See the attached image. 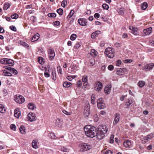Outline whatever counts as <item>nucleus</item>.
<instances>
[{"instance_id": "obj_7", "label": "nucleus", "mask_w": 154, "mask_h": 154, "mask_svg": "<svg viewBox=\"0 0 154 154\" xmlns=\"http://www.w3.org/2000/svg\"><path fill=\"white\" fill-rule=\"evenodd\" d=\"M103 87L102 84L100 82H97L95 84L94 89L98 91L101 90Z\"/></svg>"}, {"instance_id": "obj_3", "label": "nucleus", "mask_w": 154, "mask_h": 154, "mask_svg": "<svg viewBox=\"0 0 154 154\" xmlns=\"http://www.w3.org/2000/svg\"><path fill=\"white\" fill-rule=\"evenodd\" d=\"M104 53L108 57L111 58H113L114 56V50L111 48H106L105 50Z\"/></svg>"}, {"instance_id": "obj_17", "label": "nucleus", "mask_w": 154, "mask_h": 154, "mask_svg": "<svg viewBox=\"0 0 154 154\" xmlns=\"http://www.w3.org/2000/svg\"><path fill=\"white\" fill-rule=\"evenodd\" d=\"M39 35L37 33L33 35L31 38V41L32 42H34L38 40L39 38Z\"/></svg>"}, {"instance_id": "obj_27", "label": "nucleus", "mask_w": 154, "mask_h": 154, "mask_svg": "<svg viewBox=\"0 0 154 154\" xmlns=\"http://www.w3.org/2000/svg\"><path fill=\"white\" fill-rule=\"evenodd\" d=\"M90 54L91 56L95 57L97 55V52L94 49H92L90 52Z\"/></svg>"}, {"instance_id": "obj_37", "label": "nucleus", "mask_w": 154, "mask_h": 154, "mask_svg": "<svg viewBox=\"0 0 154 154\" xmlns=\"http://www.w3.org/2000/svg\"><path fill=\"white\" fill-rule=\"evenodd\" d=\"M95 60L94 58H91L89 61V65L91 66H93L95 64Z\"/></svg>"}, {"instance_id": "obj_24", "label": "nucleus", "mask_w": 154, "mask_h": 154, "mask_svg": "<svg viewBox=\"0 0 154 154\" xmlns=\"http://www.w3.org/2000/svg\"><path fill=\"white\" fill-rule=\"evenodd\" d=\"M75 13L74 11L73 10H71L70 12L66 17L67 20H69Z\"/></svg>"}, {"instance_id": "obj_57", "label": "nucleus", "mask_w": 154, "mask_h": 154, "mask_svg": "<svg viewBox=\"0 0 154 154\" xmlns=\"http://www.w3.org/2000/svg\"><path fill=\"white\" fill-rule=\"evenodd\" d=\"M11 129L14 131L16 130V126L14 124H11Z\"/></svg>"}, {"instance_id": "obj_48", "label": "nucleus", "mask_w": 154, "mask_h": 154, "mask_svg": "<svg viewBox=\"0 0 154 154\" xmlns=\"http://www.w3.org/2000/svg\"><path fill=\"white\" fill-rule=\"evenodd\" d=\"M18 15L17 14H12L11 16V17L13 19H16L18 17Z\"/></svg>"}, {"instance_id": "obj_23", "label": "nucleus", "mask_w": 154, "mask_h": 154, "mask_svg": "<svg viewBox=\"0 0 154 154\" xmlns=\"http://www.w3.org/2000/svg\"><path fill=\"white\" fill-rule=\"evenodd\" d=\"M20 112L18 109H15L14 110V115L15 117L18 118L20 116Z\"/></svg>"}, {"instance_id": "obj_14", "label": "nucleus", "mask_w": 154, "mask_h": 154, "mask_svg": "<svg viewBox=\"0 0 154 154\" xmlns=\"http://www.w3.org/2000/svg\"><path fill=\"white\" fill-rule=\"evenodd\" d=\"M120 115L119 114L116 113L115 117L114 120L113 124L114 125H116L119 121Z\"/></svg>"}, {"instance_id": "obj_6", "label": "nucleus", "mask_w": 154, "mask_h": 154, "mask_svg": "<svg viewBox=\"0 0 154 154\" xmlns=\"http://www.w3.org/2000/svg\"><path fill=\"white\" fill-rule=\"evenodd\" d=\"M27 119L30 122L35 121L36 118L35 114L33 113H29L27 116Z\"/></svg>"}, {"instance_id": "obj_32", "label": "nucleus", "mask_w": 154, "mask_h": 154, "mask_svg": "<svg viewBox=\"0 0 154 154\" xmlns=\"http://www.w3.org/2000/svg\"><path fill=\"white\" fill-rule=\"evenodd\" d=\"M8 60V58H3L1 59L0 62L1 64H7Z\"/></svg>"}, {"instance_id": "obj_63", "label": "nucleus", "mask_w": 154, "mask_h": 154, "mask_svg": "<svg viewBox=\"0 0 154 154\" xmlns=\"http://www.w3.org/2000/svg\"><path fill=\"white\" fill-rule=\"evenodd\" d=\"M132 60L131 59H126L124 60V62L125 63H128L132 62Z\"/></svg>"}, {"instance_id": "obj_5", "label": "nucleus", "mask_w": 154, "mask_h": 154, "mask_svg": "<svg viewBox=\"0 0 154 154\" xmlns=\"http://www.w3.org/2000/svg\"><path fill=\"white\" fill-rule=\"evenodd\" d=\"M80 147L81 150L82 152L87 151L90 149L91 148V146L89 144L86 143L81 144Z\"/></svg>"}, {"instance_id": "obj_56", "label": "nucleus", "mask_w": 154, "mask_h": 154, "mask_svg": "<svg viewBox=\"0 0 154 154\" xmlns=\"http://www.w3.org/2000/svg\"><path fill=\"white\" fill-rule=\"evenodd\" d=\"M137 29H134L132 31V33L134 35H138V32L137 31Z\"/></svg>"}, {"instance_id": "obj_44", "label": "nucleus", "mask_w": 154, "mask_h": 154, "mask_svg": "<svg viewBox=\"0 0 154 154\" xmlns=\"http://www.w3.org/2000/svg\"><path fill=\"white\" fill-rule=\"evenodd\" d=\"M77 35L75 34H72L70 37V39L72 41L74 40L76 38Z\"/></svg>"}, {"instance_id": "obj_33", "label": "nucleus", "mask_w": 154, "mask_h": 154, "mask_svg": "<svg viewBox=\"0 0 154 154\" xmlns=\"http://www.w3.org/2000/svg\"><path fill=\"white\" fill-rule=\"evenodd\" d=\"M153 137V135L152 134H151L149 135H147L146 136L144 137L145 140H149L151 139Z\"/></svg>"}, {"instance_id": "obj_50", "label": "nucleus", "mask_w": 154, "mask_h": 154, "mask_svg": "<svg viewBox=\"0 0 154 154\" xmlns=\"http://www.w3.org/2000/svg\"><path fill=\"white\" fill-rule=\"evenodd\" d=\"M24 47H26L27 49H29V45L26 43L23 42L21 44Z\"/></svg>"}, {"instance_id": "obj_21", "label": "nucleus", "mask_w": 154, "mask_h": 154, "mask_svg": "<svg viewBox=\"0 0 154 154\" xmlns=\"http://www.w3.org/2000/svg\"><path fill=\"white\" fill-rule=\"evenodd\" d=\"M152 28L149 27L143 30V31L146 35H149L151 32Z\"/></svg>"}, {"instance_id": "obj_47", "label": "nucleus", "mask_w": 154, "mask_h": 154, "mask_svg": "<svg viewBox=\"0 0 154 154\" xmlns=\"http://www.w3.org/2000/svg\"><path fill=\"white\" fill-rule=\"evenodd\" d=\"M48 16L49 17H55L56 16V15L54 13H50L48 14Z\"/></svg>"}, {"instance_id": "obj_10", "label": "nucleus", "mask_w": 154, "mask_h": 154, "mask_svg": "<svg viewBox=\"0 0 154 154\" xmlns=\"http://www.w3.org/2000/svg\"><path fill=\"white\" fill-rule=\"evenodd\" d=\"M79 23L82 26H85L87 24V20L83 18L79 19L78 21Z\"/></svg>"}, {"instance_id": "obj_58", "label": "nucleus", "mask_w": 154, "mask_h": 154, "mask_svg": "<svg viewBox=\"0 0 154 154\" xmlns=\"http://www.w3.org/2000/svg\"><path fill=\"white\" fill-rule=\"evenodd\" d=\"M108 69L110 71L112 70L113 69L114 67L112 65H110L108 67Z\"/></svg>"}, {"instance_id": "obj_15", "label": "nucleus", "mask_w": 154, "mask_h": 154, "mask_svg": "<svg viewBox=\"0 0 154 154\" xmlns=\"http://www.w3.org/2000/svg\"><path fill=\"white\" fill-rule=\"evenodd\" d=\"M101 33V32L99 30H97L92 33L91 35V38H94L97 37Z\"/></svg>"}, {"instance_id": "obj_22", "label": "nucleus", "mask_w": 154, "mask_h": 154, "mask_svg": "<svg viewBox=\"0 0 154 154\" xmlns=\"http://www.w3.org/2000/svg\"><path fill=\"white\" fill-rule=\"evenodd\" d=\"M28 109L32 110L35 109H36L35 105L32 103H29L28 105Z\"/></svg>"}, {"instance_id": "obj_4", "label": "nucleus", "mask_w": 154, "mask_h": 154, "mask_svg": "<svg viewBox=\"0 0 154 154\" xmlns=\"http://www.w3.org/2000/svg\"><path fill=\"white\" fill-rule=\"evenodd\" d=\"M103 99L102 98H99L97 100V106L99 109H103L106 106L105 105L103 102Z\"/></svg>"}, {"instance_id": "obj_45", "label": "nucleus", "mask_w": 154, "mask_h": 154, "mask_svg": "<svg viewBox=\"0 0 154 154\" xmlns=\"http://www.w3.org/2000/svg\"><path fill=\"white\" fill-rule=\"evenodd\" d=\"M57 11L60 15L61 16L62 15L63 12V9L61 8L58 9L57 10Z\"/></svg>"}, {"instance_id": "obj_25", "label": "nucleus", "mask_w": 154, "mask_h": 154, "mask_svg": "<svg viewBox=\"0 0 154 154\" xmlns=\"http://www.w3.org/2000/svg\"><path fill=\"white\" fill-rule=\"evenodd\" d=\"M131 142L129 140H126L123 143L124 146L126 147H129L131 145Z\"/></svg>"}, {"instance_id": "obj_40", "label": "nucleus", "mask_w": 154, "mask_h": 154, "mask_svg": "<svg viewBox=\"0 0 154 154\" xmlns=\"http://www.w3.org/2000/svg\"><path fill=\"white\" fill-rule=\"evenodd\" d=\"M51 78L54 81L56 79V74L55 71L54 70L52 72Z\"/></svg>"}, {"instance_id": "obj_43", "label": "nucleus", "mask_w": 154, "mask_h": 154, "mask_svg": "<svg viewBox=\"0 0 154 154\" xmlns=\"http://www.w3.org/2000/svg\"><path fill=\"white\" fill-rule=\"evenodd\" d=\"M49 136L50 138H51L53 139H56L57 137L55 134L53 133H51L49 134Z\"/></svg>"}, {"instance_id": "obj_13", "label": "nucleus", "mask_w": 154, "mask_h": 154, "mask_svg": "<svg viewBox=\"0 0 154 154\" xmlns=\"http://www.w3.org/2000/svg\"><path fill=\"white\" fill-rule=\"evenodd\" d=\"M154 66V64L152 63H151L148 64L146 65L144 67V69L146 71H149L152 69Z\"/></svg>"}, {"instance_id": "obj_42", "label": "nucleus", "mask_w": 154, "mask_h": 154, "mask_svg": "<svg viewBox=\"0 0 154 154\" xmlns=\"http://www.w3.org/2000/svg\"><path fill=\"white\" fill-rule=\"evenodd\" d=\"M5 111V109L2 105L0 104V112L4 113Z\"/></svg>"}, {"instance_id": "obj_18", "label": "nucleus", "mask_w": 154, "mask_h": 154, "mask_svg": "<svg viewBox=\"0 0 154 154\" xmlns=\"http://www.w3.org/2000/svg\"><path fill=\"white\" fill-rule=\"evenodd\" d=\"M88 76L86 75H84L82 78V81L84 82L83 85L85 86H87L88 84Z\"/></svg>"}, {"instance_id": "obj_34", "label": "nucleus", "mask_w": 154, "mask_h": 154, "mask_svg": "<svg viewBox=\"0 0 154 154\" xmlns=\"http://www.w3.org/2000/svg\"><path fill=\"white\" fill-rule=\"evenodd\" d=\"M38 61L39 63L42 65L45 62L44 59L41 57L38 58Z\"/></svg>"}, {"instance_id": "obj_55", "label": "nucleus", "mask_w": 154, "mask_h": 154, "mask_svg": "<svg viewBox=\"0 0 154 154\" xmlns=\"http://www.w3.org/2000/svg\"><path fill=\"white\" fill-rule=\"evenodd\" d=\"M67 2L66 1L63 0L61 3V5L63 7L65 8Z\"/></svg>"}, {"instance_id": "obj_53", "label": "nucleus", "mask_w": 154, "mask_h": 154, "mask_svg": "<svg viewBox=\"0 0 154 154\" xmlns=\"http://www.w3.org/2000/svg\"><path fill=\"white\" fill-rule=\"evenodd\" d=\"M114 135L113 134H112L111 136H110V140H109V142L110 143H113V142H114V140H113V138H114Z\"/></svg>"}, {"instance_id": "obj_2", "label": "nucleus", "mask_w": 154, "mask_h": 154, "mask_svg": "<svg viewBox=\"0 0 154 154\" xmlns=\"http://www.w3.org/2000/svg\"><path fill=\"white\" fill-rule=\"evenodd\" d=\"M108 131V128L106 125H103L101 126L97 130L98 133L97 138L98 139H101L105 136Z\"/></svg>"}, {"instance_id": "obj_30", "label": "nucleus", "mask_w": 154, "mask_h": 154, "mask_svg": "<svg viewBox=\"0 0 154 154\" xmlns=\"http://www.w3.org/2000/svg\"><path fill=\"white\" fill-rule=\"evenodd\" d=\"M95 100V95L94 94H92L91 97V103L94 105L96 103Z\"/></svg>"}, {"instance_id": "obj_64", "label": "nucleus", "mask_w": 154, "mask_h": 154, "mask_svg": "<svg viewBox=\"0 0 154 154\" xmlns=\"http://www.w3.org/2000/svg\"><path fill=\"white\" fill-rule=\"evenodd\" d=\"M103 154H112V152L110 150L106 151Z\"/></svg>"}, {"instance_id": "obj_36", "label": "nucleus", "mask_w": 154, "mask_h": 154, "mask_svg": "<svg viewBox=\"0 0 154 154\" xmlns=\"http://www.w3.org/2000/svg\"><path fill=\"white\" fill-rule=\"evenodd\" d=\"M147 6L148 5L147 3L143 2L141 4V7L142 9L144 10L146 8Z\"/></svg>"}, {"instance_id": "obj_54", "label": "nucleus", "mask_w": 154, "mask_h": 154, "mask_svg": "<svg viewBox=\"0 0 154 154\" xmlns=\"http://www.w3.org/2000/svg\"><path fill=\"white\" fill-rule=\"evenodd\" d=\"M81 43L80 42H78L76 43L74 46V48H79L81 45Z\"/></svg>"}, {"instance_id": "obj_16", "label": "nucleus", "mask_w": 154, "mask_h": 154, "mask_svg": "<svg viewBox=\"0 0 154 154\" xmlns=\"http://www.w3.org/2000/svg\"><path fill=\"white\" fill-rule=\"evenodd\" d=\"M111 90V86L110 85H107L104 88V91L107 94H109Z\"/></svg>"}, {"instance_id": "obj_1", "label": "nucleus", "mask_w": 154, "mask_h": 154, "mask_svg": "<svg viewBox=\"0 0 154 154\" xmlns=\"http://www.w3.org/2000/svg\"><path fill=\"white\" fill-rule=\"evenodd\" d=\"M86 135L89 137H97L98 133L96 127L90 125L85 126L84 128Z\"/></svg>"}, {"instance_id": "obj_41", "label": "nucleus", "mask_w": 154, "mask_h": 154, "mask_svg": "<svg viewBox=\"0 0 154 154\" xmlns=\"http://www.w3.org/2000/svg\"><path fill=\"white\" fill-rule=\"evenodd\" d=\"M60 150L61 151L64 152H69V149L66 148L64 146H62Z\"/></svg>"}, {"instance_id": "obj_62", "label": "nucleus", "mask_w": 154, "mask_h": 154, "mask_svg": "<svg viewBox=\"0 0 154 154\" xmlns=\"http://www.w3.org/2000/svg\"><path fill=\"white\" fill-rule=\"evenodd\" d=\"M118 12L121 15H123L124 13V11L123 9L120 8L118 10Z\"/></svg>"}, {"instance_id": "obj_8", "label": "nucleus", "mask_w": 154, "mask_h": 154, "mask_svg": "<svg viewBox=\"0 0 154 154\" xmlns=\"http://www.w3.org/2000/svg\"><path fill=\"white\" fill-rule=\"evenodd\" d=\"M127 72V69L124 68H119L117 69L116 73L118 75H122L124 74L125 73Z\"/></svg>"}, {"instance_id": "obj_52", "label": "nucleus", "mask_w": 154, "mask_h": 154, "mask_svg": "<svg viewBox=\"0 0 154 154\" xmlns=\"http://www.w3.org/2000/svg\"><path fill=\"white\" fill-rule=\"evenodd\" d=\"M58 72L59 73L62 74V70L61 67L60 66H58L57 68Z\"/></svg>"}, {"instance_id": "obj_12", "label": "nucleus", "mask_w": 154, "mask_h": 154, "mask_svg": "<svg viewBox=\"0 0 154 154\" xmlns=\"http://www.w3.org/2000/svg\"><path fill=\"white\" fill-rule=\"evenodd\" d=\"M49 57L50 60H52L54 58L55 56V52L52 49H50L48 51Z\"/></svg>"}, {"instance_id": "obj_59", "label": "nucleus", "mask_w": 154, "mask_h": 154, "mask_svg": "<svg viewBox=\"0 0 154 154\" xmlns=\"http://www.w3.org/2000/svg\"><path fill=\"white\" fill-rule=\"evenodd\" d=\"M77 86L78 87H81L82 85V82L79 80L77 83Z\"/></svg>"}, {"instance_id": "obj_29", "label": "nucleus", "mask_w": 154, "mask_h": 154, "mask_svg": "<svg viewBox=\"0 0 154 154\" xmlns=\"http://www.w3.org/2000/svg\"><path fill=\"white\" fill-rule=\"evenodd\" d=\"M72 85V84L70 82H64L63 84V86L65 88H69Z\"/></svg>"}, {"instance_id": "obj_9", "label": "nucleus", "mask_w": 154, "mask_h": 154, "mask_svg": "<svg viewBox=\"0 0 154 154\" xmlns=\"http://www.w3.org/2000/svg\"><path fill=\"white\" fill-rule=\"evenodd\" d=\"M15 100L17 103H22L24 102L25 99L23 96L20 95L15 99Z\"/></svg>"}, {"instance_id": "obj_39", "label": "nucleus", "mask_w": 154, "mask_h": 154, "mask_svg": "<svg viewBox=\"0 0 154 154\" xmlns=\"http://www.w3.org/2000/svg\"><path fill=\"white\" fill-rule=\"evenodd\" d=\"M11 4L9 3H6L4 5L3 9L5 10H7L10 7Z\"/></svg>"}, {"instance_id": "obj_11", "label": "nucleus", "mask_w": 154, "mask_h": 154, "mask_svg": "<svg viewBox=\"0 0 154 154\" xmlns=\"http://www.w3.org/2000/svg\"><path fill=\"white\" fill-rule=\"evenodd\" d=\"M90 107L89 106H87L85 107L84 109V114L85 116L88 117L90 113Z\"/></svg>"}, {"instance_id": "obj_38", "label": "nucleus", "mask_w": 154, "mask_h": 154, "mask_svg": "<svg viewBox=\"0 0 154 154\" xmlns=\"http://www.w3.org/2000/svg\"><path fill=\"white\" fill-rule=\"evenodd\" d=\"M145 84V82L143 81H140L138 83V86L140 88L143 87Z\"/></svg>"}, {"instance_id": "obj_61", "label": "nucleus", "mask_w": 154, "mask_h": 154, "mask_svg": "<svg viewBox=\"0 0 154 154\" xmlns=\"http://www.w3.org/2000/svg\"><path fill=\"white\" fill-rule=\"evenodd\" d=\"M10 29L13 31H16V29L15 27L14 26H11L10 27Z\"/></svg>"}, {"instance_id": "obj_20", "label": "nucleus", "mask_w": 154, "mask_h": 154, "mask_svg": "<svg viewBox=\"0 0 154 154\" xmlns=\"http://www.w3.org/2000/svg\"><path fill=\"white\" fill-rule=\"evenodd\" d=\"M2 75L5 76H11L12 75V74L11 72H9L6 70H3Z\"/></svg>"}, {"instance_id": "obj_51", "label": "nucleus", "mask_w": 154, "mask_h": 154, "mask_svg": "<svg viewBox=\"0 0 154 154\" xmlns=\"http://www.w3.org/2000/svg\"><path fill=\"white\" fill-rule=\"evenodd\" d=\"M11 72L13 74H14V75H17L18 73L17 71L15 69H14L13 68L11 71Z\"/></svg>"}, {"instance_id": "obj_60", "label": "nucleus", "mask_w": 154, "mask_h": 154, "mask_svg": "<svg viewBox=\"0 0 154 154\" xmlns=\"http://www.w3.org/2000/svg\"><path fill=\"white\" fill-rule=\"evenodd\" d=\"M115 45L117 47H119L122 46V44L121 43H119L117 42H116V43H115Z\"/></svg>"}, {"instance_id": "obj_31", "label": "nucleus", "mask_w": 154, "mask_h": 154, "mask_svg": "<svg viewBox=\"0 0 154 154\" xmlns=\"http://www.w3.org/2000/svg\"><path fill=\"white\" fill-rule=\"evenodd\" d=\"M14 62L12 60L8 59L7 64L10 66H12L14 65Z\"/></svg>"}, {"instance_id": "obj_19", "label": "nucleus", "mask_w": 154, "mask_h": 154, "mask_svg": "<svg viewBox=\"0 0 154 154\" xmlns=\"http://www.w3.org/2000/svg\"><path fill=\"white\" fill-rule=\"evenodd\" d=\"M62 122L60 121V119H58L56 120L55 123V124L56 126L60 128L62 126Z\"/></svg>"}, {"instance_id": "obj_49", "label": "nucleus", "mask_w": 154, "mask_h": 154, "mask_svg": "<svg viewBox=\"0 0 154 154\" xmlns=\"http://www.w3.org/2000/svg\"><path fill=\"white\" fill-rule=\"evenodd\" d=\"M103 8L105 10H107L109 8V6L106 4H104L102 5Z\"/></svg>"}, {"instance_id": "obj_46", "label": "nucleus", "mask_w": 154, "mask_h": 154, "mask_svg": "<svg viewBox=\"0 0 154 154\" xmlns=\"http://www.w3.org/2000/svg\"><path fill=\"white\" fill-rule=\"evenodd\" d=\"M66 115H71L72 114V112L71 111L68 112L67 111H66L65 110H63L62 111Z\"/></svg>"}, {"instance_id": "obj_35", "label": "nucleus", "mask_w": 154, "mask_h": 154, "mask_svg": "<svg viewBox=\"0 0 154 154\" xmlns=\"http://www.w3.org/2000/svg\"><path fill=\"white\" fill-rule=\"evenodd\" d=\"M25 127L22 125L20 128V131L22 134H24L25 133Z\"/></svg>"}, {"instance_id": "obj_26", "label": "nucleus", "mask_w": 154, "mask_h": 154, "mask_svg": "<svg viewBox=\"0 0 154 154\" xmlns=\"http://www.w3.org/2000/svg\"><path fill=\"white\" fill-rule=\"evenodd\" d=\"M133 102L132 100H128L126 102L125 106L126 108H127L131 105Z\"/></svg>"}, {"instance_id": "obj_28", "label": "nucleus", "mask_w": 154, "mask_h": 154, "mask_svg": "<svg viewBox=\"0 0 154 154\" xmlns=\"http://www.w3.org/2000/svg\"><path fill=\"white\" fill-rule=\"evenodd\" d=\"M37 141L35 140H34L32 143V145L33 148L37 149L38 148L37 145Z\"/></svg>"}]
</instances>
